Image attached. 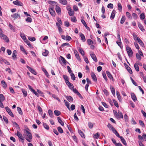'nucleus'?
Returning a JSON list of instances; mask_svg holds the SVG:
<instances>
[{"mask_svg":"<svg viewBox=\"0 0 146 146\" xmlns=\"http://www.w3.org/2000/svg\"><path fill=\"white\" fill-rule=\"evenodd\" d=\"M25 133H26V135L28 137H26L25 138L26 139L28 142H31V140L32 139V135L31 134L29 131L27 130H25Z\"/></svg>","mask_w":146,"mask_h":146,"instance_id":"obj_1","label":"nucleus"},{"mask_svg":"<svg viewBox=\"0 0 146 146\" xmlns=\"http://www.w3.org/2000/svg\"><path fill=\"white\" fill-rule=\"evenodd\" d=\"M108 127L110 129V128H111V130L113 132L115 133V135L117 134V135H119V133L115 129V128L113 127L112 125L110 123H108Z\"/></svg>","mask_w":146,"mask_h":146,"instance_id":"obj_2","label":"nucleus"},{"mask_svg":"<svg viewBox=\"0 0 146 146\" xmlns=\"http://www.w3.org/2000/svg\"><path fill=\"white\" fill-rule=\"evenodd\" d=\"M126 49L129 57H131L133 55V52L131 48L128 46H126Z\"/></svg>","mask_w":146,"mask_h":146,"instance_id":"obj_3","label":"nucleus"},{"mask_svg":"<svg viewBox=\"0 0 146 146\" xmlns=\"http://www.w3.org/2000/svg\"><path fill=\"white\" fill-rule=\"evenodd\" d=\"M0 37L1 39L5 40L7 42H9V39L7 36L2 33H0Z\"/></svg>","mask_w":146,"mask_h":146,"instance_id":"obj_4","label":"nucleus"},{"mask_svg":"<svg viewBox=\"0 0 146 146\" xmlns=\"http://www.w3.org/2000/svg\"><path fill=\"white\" fill-rule=\"evenodd\" d=\"M5 108L6 110V111L8 112V114L11 117H13V114L12 112V111H11L10 108L8 107H5Z\"/></svg>","mask_w":146,"mask_h":146,"instance_id":"obj_5","label":"nucleus"},{"mask_svg":"<svg viewBox=\"0 0 146 146\" xmlns=\"http://www.w3.org/2000/svg\"><path fill=\"white\" fill-rule=\"evenodd\" d=\"M59 61L60 63L62 62L65 64H66L67 62L65 59L63 57L60 56V57L59 58Z\"/></svg>","mask_w":146,"mask_h":146,"instance_id":"obj_6","label":"nucleus"},{"mask_svg":"<svg viewBox=\"0 0 146 146\" xmlns=\"http://www.w3.org/2000/svg\"><path fill=\"white\" fill-rule=\"evenodd\" d=\"M115 135L118 137L120 138L121 142L124 145H127V143H126L125 139L122 136H120L119 135H117V134H116Z\"/></svg>","mask_w":146,"mask_h":146,"instance_id":"obj_7","label":"nucleus"},{"mask_svg":"<svg viewBox=\"0 0 146 146\" xmlns=\"http://www.w3.org/2000/svg\"><path fill=\"white\" fill-rule=\"evenodd\" d=\"M90 56L93 60L95 62H97L98 60L96 57L95 54L93 52L90 53Z\"/></svg>","mask_w":146,"mask_h":146,"instance_id":"obj_8","label":"nucleus"},{"mask_svg":"<svg viewBox=\"0 0 146 146\" xmlns=\"http://www.w3.org/2000/svg\"><path fill=\"white\" fill-rule=\"evenodd\" d=\"M17 135L21 140L23 141L24 140V138L22 136V134L18 131H17Z\"/></svg>","mask_w":146,"mask_h":146,"instance_id":"obj_9","label":"nucleus"},{"mask_svg":"<svg viewBox=\"0 0 146 146\" xmlns=\"http://www.w3.org/2000/svg\"><path fill=\"white\" fill-rule=\"evenodd\" d=\"M11 17L13 18L14 20H15L18 18H20V16L17 13H15L13 15H11Z\"/></svg>","mask_w":146,"mask_h":146,"instance_id":"obj_10","label":"nucleus"},{"mask_svg":"<svg viewBox=\"0 0 146 146\" xmlns=\"http://www.w3.org/2000/svg\"><path fill=\"white\" fill-rule=\"evenodd\" d=\"M13 3L15 5L21 6H22L23 4L21 2L17 0L15 1H14L13 2Z\"/></svg>","mask_w":146,"mask_h":146,"instance_id":"obj_11","label":"nucleus"},{"mask_svg":"<svg viewBox=\"0 0 146 146\" xmlns=\"http://www.w3.org/2000/svg\"><path fill=\"white\" fill-rule=\"evenodd\" d=\"M27 67L32 73L35 75H36V72L34 69L28 66H27Z\"/></svg>","mask_w":146,"mask_h":146,"instance_id":"obj_12","label":"nucleus"},{"mask_svg":"<svg viewBox=\"0 0 146 146\" xmlns=\"http://www.w3.org/2000/svg\"><path fill=\"white\" fill-rule=\"evenodd\" d=\"M91 76L93 80L95 82H97V79L96 76L94 73L92 72L91 73Z\"/></svg>","mask_w":146,"mask_h":146,"instance_id":"obj_13","label":"nucleus"},{"mask_svg":"<svg viewBox=\"0 0 146 146\" xmlns=\"http://www.w3.org/2000/svg\"><path fill=\"white\" fill-rule=\"evenodd\" d=\"M66 83L70 89L72 90V89L74 87L73 84L70 83L69 81L68 82L67 81V82Z\"/></svg>","mask_w":146,"mask_h":146,"instance_id":"obj_14","label":"nucleus"},{"mask_svg":"<svg viewBox=\"0 0 146 146\" xmlns=\"http://www.w3.org/2000/svg\"><path fill=\"white\" fill-rule=\"evenodd\" d=\"M131 98L134 102H135L136 101H137V98L135 95L134 94V93H131Z\"/></svg>","mask_w":146,"mask_h":146,"instance_id":"obj_15","label":"nucleus"},{"mask_svg":"<svg viewBox=\"0 0 146 146\" xmlns=\"http://www.w3.org/2000/svg\"><path fill=\"white\" fill-rule=\"evenodd\" d=\"M137 40L138 41L139 43L142 47H144V45L143 42L140 38L139 37H137Z\"/></svg>","mask_w":146,"mask_h":146,"instance_id":"obj_16","label":"nucleus"},{"mask_svg":"<svg viewBox=\"0 0 146 146\" xmlns=\"http://www.w3.org/2000/svg\"><path fill=\"white\" fill-rule=\"evenodd\" d=\"M80 36L81 39L83 42H85L86 41V38L83 34L82 33H80Z\"/></svg>","mask_w":146,"mask_h":146,"instance_id":"obj_17","label":"nucleus"},{"mask_svg":"<svg viewBox=\"0 0 146 146\" xmlns=\"http://www.w3.org/2000/svg\"><path fill=\"white\" fill-rule=\"evenodd\" d=\"M138 24L139 27L141 31H145V29L144 28L143 26L140 23H138Z\"/></svg>","mask_w":146,"mask_h":146,"instance_id":"obj_18","label":"nucleus"},{"mask_svg":"<svg viewBox=\"0 0 146 146\" xmlns=\"http://www.w3.org/2000/svg\"><path fill=\"white\" fill-rule=\"evenodd\" d=\"M48 53V51L46 50H44L42 52V55L44 56H46Z\"/></svg>","mask_w":146,"mask_h":146,"instance_id":"obj_19","label":"nucleus"},{"mask_svg":"<svg viewBox=\"0 0 146 146\" xmlns=\"http://www.w3.org/2000/svg\"><path fill=\"white\" fill-rule=\"evenodd\" d=\"M57 119L58 122L62 126H63L64 125V122L62 121L61 118L59 117H57Z\"/></svg>","mask_w":146,"mask_h":146,"instance_id":"obj_20","label":"nucleus"},{"mask_svg":"<svg viewBox=\"0 0 146 146\" xmlns=\"http://www.w3.org/2000/svg\"><path fill=\"white\" fill-rule=\"evenodd\" d=\"M48 3L53 6L54 7L56 5H57V3L55 1H49L48 2Z\"/></svg>","mask_w":146,"mask_h":146,"instance_id":"obj_21","label":"nucleus"},{"mask_svg":"<svg viewBox=\"0 0 146 146\" xmlns=\"http://www.w3.org/2000/svg\"><path fill=\"white\" fill-rule=\"evenodd\" d=\"M60 3L63 5L67 4V2L66 0H59Z\"/></svg>","mask_w":146,"mask_h":146,"instance_id":"obj_22","label":"nucleus"},{"mask_svg":"<svg viewBox=\"0 0 146 146\" xmlns=\"http://www.w3.org/2000/svg\"><path fill=\"white\" fill-rule=\"evenodd\" d=\"M115 10H113L112 11L110 16V18L112 19L114 18L115 15Z\"/></svg>","mask_w":146,"mask_h":146,"instance_id":"obj_23","label":"nucleus"},{"mask_svg":"<svg viewBox=\"0 0 146 146\" xmlns=\"http://www.w3.org/2000/svg\"><path fill=\"white\" fill-rule=\"evenodd\" d=\"M118 115L117 116V118H123V115L122 113L120 111H118Z\"/></svg>","mask_w":146,"mask_h":146,"instance_id":"obj_24","label":"nucleus"},{"mask_svg":"<svg viewBox=\"0 0 146 146\" xmlns=\"http://www.w3.org/2000/svg\"><path fill=\"white\" fill-rule=\"evenodd\" d=\"M49 10L50 14L52 16H55V13L54 10Z\"/></svg>","mask_w":146,"mask_h":146,"instance_id":"obj_25","label":"nucleus"},{"mask_svg":"<svg viewBox=\"0 0 146 146\" xmlns=\"http://www.w3.org/2000/svg\"><path fill=\"white\" fill-rule=\"evenodd\" d=\"M60 9V7L58 6L57 5H56L54 7H50L48 9Z\"/></svg>","mask_w":146,"mask_h":146,"instance_id":"obj_26","label":"nucleus"},{"mask_svg":"<svg viewBox=\"0 0 146 146\" xmlns=\"http://www.w3.org/2000/svg\"><path fill=\"white\" fill-rule=\"evenodd\" d=\"M106 73L110 79H113V77L110 74V73L108 71H107Z\"/></svg>","mask_w":146,"mask_h":146,"instance_id":"obj_27","label":"nucleus"},{"mask_svg":"<svg viewBox=\"0 0 146 146\" xmlns=\"http://www.w3.org/2000/svg\"><path fill=\"white\" fill-rule=\"evenodd\" d=\"M54 112L55 115L57 116L61 114L60 112V111L57 110H55L54 111Z\"/></svg>","mask_w":146,"mask_h":146,"instance_id":"obj_28","label":"nucleus"},{"mask_svg":"<svg viewBox=\"0 0 146 146\" xmlns=\"http://www.w3.org/2000/svg\"><path fill=\"white\" fill-rule=\"evenodd\" d=\"M20 48L21 50L24 53L26 54L27 55V52L25 49L23 47V46L22 45L20 46Z\"/></svg>","mask_w":146,"mask_h":146,"instance_id":"obj_29","label":"nucleus"},{"mask_svg":"<svg viewBox=\"0 0 146 146\" xmlns=\"http://www.w3.org/2000/svg\"><path fill=\"white\" fill-rule=\"evenodd\" d=\"M1 83L3 86V87L6 88L7 87V85L6 82L2 80L1 82Z\"/></svg>","mask_w":146,"mask_h":146,"instance_id":"obj_30","label":"nucleus"},{"mask_svg":"<svg viewBox=\"0 0 146 146\" xmlns=\"http://www.w3.org/2000/svg\"><path fill=\"white\" fill-rule=\"evenodd\" d=\"M64 102L65 104V105L66 106L67 108L70 110V108H69V103L66 100H64Z\"/></svg>","mask_w":146,"mask_h":146,"instance_id":"obj_31","label":"nucleus"},{"mask_svg":"<svg viewBox=\"0 0 146 146\" xmlns=\"http://www.w3.org/2000/svg\"><path fill=\"white\" fill-rule=\"evenodd\" d=\"M68 13L70 16H72L74 14V10H69Z\"/></svg>","mask_w":146,"mask_h":146,"instance_id":"obj_32","label":"nucleus"},{"mask_svg":"<svg viewBox=\"0 0 146 146\" xmlns=\"http://www.w3.org/2000/svg\"><path fill=\"white\" fill-rule=\"evenodd\" d=\"M17 51L16 50H14L12 54V57L14 58H16Z\"/></svg>","mask_w":146,"mask_h":146,"instance_id":"obj_33","label":"nucleus"},{"mask_svg":"<svg viewBox=\"0 0 146 146\" xmlns=\"http://www.w3.org/2000/svg\"><path fill=\"white\" fill-rule=\"evenodd\" d=\"M20 35L21 38L24 40H26L27 38L24 35V34L21 33H20Z\"/></svg>","mask_w":146,"mask_h":146,"instance_id":"obj_34","label":"nucleus"},{"mask_svg":"<svg viewBox=\"0 0 146 146\" xmlns=\"http://www.w3.org/2000/svg\"><path fill=\"white\" fill-rule=\"evenodd\" d=\"M78 132L79 134L82 137L85 138V137L84 133L81 130H79Z\"/></svg>","mask_w":146,"mask_h":146,"instance_id":"obj_35","label":"nucleus"},{"mask_svg":"<svg viewBox=\"0 0 146 146\" xmlns=\"http://www.w3.org/2000/svg\"><path fill=\"white\" fill-rule=\"evenodd\" d=\"M22 92H23L24 96L26 97L27 96V92L23 89H22Z\"/></svg>","mask_w":146,"mask_h":146,"instance_id":"obj_36","label":"nucleus"},{"mask_svg":"<svg viewBox=\"0 0 146 146\" xmlns=\"http://www.w3.org/2000/svg\"><path fill=\"white\" fill-rule=\"evenodd\" d=\"M125 20V16H123L120 21V23L121 24H123Z\"/></svg>","mask_w":146,"mask_h":146,"instance_id":"obj_37","label":"nucleus"},{"mask_svg":"<svg viewBox=\"0 0 146 146\" xmlns=\"http://www.w3.org/2000/svg\"><path fill=\"white\" fill-rule=\"evenodd\" d=\"M134 67L135 70L137 72L139 71V66L138 65L136 64H135L134 65Z\"/></svg>","mask_w":146,"mask_h":146,"instance_id":"obj_38","label":"nucleus"},{"mask_svg":"<svg viewBox=\"0 0 146 146\" xmlns=\"http://www.w3.org/2000/svg\"><path fill=\"white\" fill-rule=\"evenodd\" d=\"M28 38L29 40L31 41H33L35 40L36 39L34 37H28Z\"/></svg>","mask_w":146,"mask_h":146,"instance_id":"obj_39","label":"nucleus"},{"mask_svg":"<svg viewBox=\"0 0 146 146\" xmlns=\"http://www.w3.org/2000/svg\"><path fill=\"white\" fill-rule=\"evenodd\" d=\"M110 89H111V93L113 94V96H114L115 94V90L114 88H113L111 86L110 87Z\"/></svg>","mask_w":146,"mask_h":146,"instance_id":"obj_40","label":"nucleus"},{"mask_svg":"<svg viewBox=\"0 0 146 146\" xmlns=\"http://www.w3.org/2000/svg\"><path fill=\"white\" fill-rule=\"evenodd\" d=\"M66 98L67 100L69 102H71L73 100L71 96H69L68 97L66 96Z\"/></svg>","mask_w":146,"mask_h":146,"instance_id":"obj_41","label":"nucleus"},{"mask_svg":"<svg viewBox=\"0 0 146 146\" xmlns=\"http://www.w3.org/2000/svg\"><path fill=\"white\" fill-rule=\"evenodd\" d=\"M116 94H117V97L118 99L120 101V100H121V96L120 95V94L119 93V92L117 91L116 92Z\"/></svg>","mask_w":146,"mask_h":146,"instance_id":"obj_42","label":"nucleus"},{"mask_svg":"<svg viewBox=\"0 0 146 146\" xmlns=\"http://www.w3.org/2000/svg\"><path fill=\"white\" fill-rule=\"evenodd\" d=\"M57 129L58 132L60 133H62L63 132V130L60 127H58Z\"/></svg>","mask_w":146,"mask_h":146,"instance_id":"obj_43","label":"nucleus"},{"mask_svg":"<svg viewBox=\"0 0 146 146\" xmlns=\"http://www.w3.org/2000/svg\"><path fill=\"white\" fill-rule=\"evenodd\" d=\"M63 77L64 78V79L66 83L67 82V81L68 82L69 81L68 77L67 76L65 75H63Z\"/></svg>","mask_w":146,"mask_h":146,"instance_id":"obj_44","label":"nucleus"},{"mask_svg":"<svg viewBox=\"0 0 146 146\" xmlns=\"http://www.w3.org/2000/svg\"><path fill=\"white\" fill-rule=\"evenodd\" d=\"M87 42L88 45H90L93 43V42L90 39L87 40Z\"/></svg>","mask_w":146,"mask_h":146,"instance_id":"obj_45","label":"nucleus"},{"mask_svg":"<svg viewBox=\"0 0 146 146\" xmlns=\"http://www.w3.org/2000/svg\"><path fill=\"white\" fill-rule=\"evenodd\" d=\"M48 113L51 117H53V113L51 110H48Z\"/></svg>","mask_w":146,"mask_h":146,"instance_id":"obj_46","label":"nucleus"},{"mask_svg":"<svg viewBox=\"0 0 146 146\" xmlns=\"http://www.w3.org/2000/svg\"><path fill=\"white\" fill-rule=\"evenodd\" d=\"M43 126L44 128L47 130H48L49 129V127L46 123H44Z\"/></svg>","mask_w":146,"mask_h":146,"instance_id":"obj_47","label":"nucleus"},{"mask_svg":"<svg viewBox=\"0 0 146 146\" xmlns=\"http://www.w3.org/2000/svg\"><path fill=\"white\" fill-rule=\"evenodd\" d=\"M5 99V97L2 94H0V100L1 101H3Z\"/></svg>","mask_w":146,"mask_h":146,"instance_id":"obj_48","label":"nucleus"},{"mask_svg":"<svg viewBox=\"0 0 146 146\" xmlns=\"http://www.w3.org/2000/svg\"><path fill=\"white\" fill-rule=\"evenodd\" d=\"M79 51L80 52L82 56H84V52L82 48H80L79 50Z\"/></svg>","mask_w":146,"mask_h":146,"instance_id":"obj_49","label":"nucleus"},{"mask_svg":"<svg viewBox=\"0 0 146 146\" xmlns=\"http://www.w3.org/2000/svg\"><path fill=\"white\" fill-rule=\"evenodd\" d=\"M71 77V79L73 80H75V77L73 73H72L70 74Z\"/></svg>","mask_w":146,"mask_h":146,"instance_id":"obj_50","label":"nucleus"},{"mask_svg":"<svg viewBox=\"0 0 146 146\" xmlns=\"http://www.w3.org/2000/svg\"><path fill=\"white\" fill-rule=\"evenodd\" d=\"M113 101L114 105L117 107L118 108L119 107V105L117 102L114 99L113 100Z\"/></svg>","mask_w":146,"mask_h":146,"instance_id":"obj_51","label":"nucleus"},{"mask_svg":"<svg viewBox=\"0 0 146 146\" xmlns=\"http://www.w3.org/2000/svg\"><path fill=\"white\" fill-rule=\"evenodd\" d=\"M17 110L19 113L20 114H22V111L21 110V109L20 108L18 107L17 108Z\"/></svg>","mask_w":146,"mask_h":146,"instance_id":"obj_52","label":"nucleus"},{"mask_svg":"<svg viewBox=\"0 0 146 146\" xmlns=\"http://www.w3.org/2000/svg\"><path fill=\"white\" fill-rule=\"evenodd\" d=\"M116 43L120 47V48H121V47H122V44L121 42V41H120L119 40V42L117 41Z\"/></svg>","mask_w":146,"mask_h":146,"instance_id":"obj_53","label":"nucleus"},{"mask_svg":"<svg viewBox=\"0 0 146 146\" xmlns=\"http://www.w3.org/2000/svg\"><path fill=\"white\" fill-rule=\"evenodd\" d=\"M108 8L110 9H113V5L112 3H109L108 5Z\"/></svg>","mask_w":146,"mask_h":146,"instance_id":"obj_54","label":"nucleus"},{"mask_svg":"<svg viewBox=\"0 0 146 146\" xmlns=\"http://www.w3.org/2000/svg\"><path fill=\"white\" fill-rule=\"evenodd\" d=\"M100 134L99 133H97L94 134V137L96 139H98L99 137Z\"/></svg>","mask_w":146,"mask_h":146,"instance_id":"obj_55","label":"nucleus"},{"mask_svg":"<svg viewBox=\"0 0 146 146\" xmlns=\"http://www.w3.org/2000/svg\"><path fill=\"white\" fill-rule=\"evenodd\" d=\"M88 125L90 129L92 128L93 126V124L91 122H88Z\"/></svg>","mask_w":146,"mask_h":146,"instance_id":"obj_56","label":"nucleus"},{"mask_svg":"<svg viewBox=\"0 0 146 146\" xmlns=\"http://www.w3.org/2000/svg\"><path fill=\"white\" fill-rule=\"evenodd\" d=\"M132 15L134 18V19H137V18L138 16L135 13H133L132 14Z\"/></svg>","mask_w":146,"mask_h":146,"instance_id":"obj_57","label":"nucleus"},{"mask_svg":"<svg viewBox=\"0 0 146 146\" xmlns=\"http://www.w3.org/2000/svg\"><path fill=\"white\" fill-rule=\"evenodd\" d=\"M139 122L140 125L141 126L143 127H145L144 124L142 121L141 120H139Z\"/></svg>","mask_w":146,"mask_h":146,"instance_id":"obj_58","label":"nucleus"},{"mask_svg":"<svg viewBox=\"0 0 146 146\" xmlns=\"http://www.w3.org/2000/svg\"><path fill=\"white\" fill-rule=\"evenodd\" d=\"M3 118L4 121L7 123H8V120L7 118L5 116H3Z\"/></svg>","mask_w":146,"mask_h":146,"instance_id":"obj_59","label":"nucleus"},{"mask_svg":"<svg viewBox=\"0 0 146 146\" xmlns=\"http://www.w3.org/2000/svg\"><path fill=\"white\" fill-rule=\"evenodd\" d=\"M140 18L141 19H145V15L144 13H142L140 15Z\"/></svg>","mask_w":146,"mask_h":146,"instance_id":"obj_60","label":"nucleus"},{"mask_svg":"<svg viewBox=\"0 0 146 146\" xmlns=\"http://www.w3.org/2000/svg\"><path fill=\"white\" fill-rule=\"evenodd\" d=\"M136 56L137 58L139 59V60H140L141 59V57L139 54H136Z\"/></svg>","mask_w":146,"mask_h":146,"instance_id":"obj_61","label":"nucleus"},{"mask_svg":"<svg viewBox=\"0 0 146 146\" xmlns=\"http://www.w3.org/2000/svg\"><path fill=\"white\" fill-rule=\"evenodd\" d=\"M32 92H33L37 97H38L39 96L37 92H36L34 89L33 90V91Z\"/></svg>","mask_w":146,"mask_h":146,"instance_id":"obj_62","label":"nucleus"},{"mask_svg":"<svg viewBox=\"0 0 146 146\" xmlns=\"http://www.w3.org/2000/svg\"><path fill=\"white\" fill-rule=\"evenodd\" d=\"M2 60H3V62H4L5 64H6L7 65H10L9 63L7 60H5V59H2Z\"/></svg>","mask_w":146,"mask_h":146,"instance_id":"obj_63","label":"nucleus"},{"mask_svg":"<svg viewBox=\"0 0 146 146\" xmlns=\"http://www.w3.org/2000/svg\"><path fill=\"white\" fill-rule=\"evenodd\" d=\"M130 78L133 84L135 86H137V83L131 77H130Z\"/></svg>","mask_w":146,"mask_h":146,"instance_id":"obj_64","label":"nucleus"}]
</instances>
